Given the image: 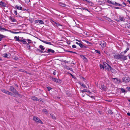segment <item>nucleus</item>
<instances>
[{"label": "nucleus", "mask_w": 130, "mask_h": 130, "mask_svg": "<svg viewBox=\"0 0 130 130\" xmlns=\"http://www.w3.org/2000/svg\"><path fill=\"white\" fill-rule=\"evenodd\" d=\"M81 8L82 9V11L83 10H85L87 11H88L89 12H90V11L87 8H86V7H82V8Z\"/></svg>", "instance_id": "obj_30"}, {"label": "nucleus", "mask_w": 130, "mask_h": 130, "mask_svg": "<svg viewBox=\"0 0 130 130\" xmlns=\"http://www.w3.org/2000/svg\"><path fill=\"white\" fill-rule=\"evenodd\" d=\"M52 79L56 83H59V80L58 79L52 77Z\"/></svg>", "instance_id": "obj_18"}, {"label": "nucleus", "mask_w": 130, "mask_h": 130, "mask_svg": "<svg viewBox=\"0 0 130 130\" xmlns=\"http://www.w3.org/2000/svg\"><path fill=\"white\" fill-rule=\"evenodd\" d=\"M39 47L41 51H43V50L45 49V48H44L43 46L41 45H40Z\"/></svg>", "instance_id": "obj_23"}, {"label": "nucleus", "mask_w": 130, "mask_h": 130, "mask_svg": "<svg viewBox=\"0 0 130 130\" xmlns=\"http://www.w3.org/2000/svg\"><path fill=\"white\" fill-rule=\"evenodd\" d=\"M100 45H101L102 47H105L106 46V44L105 42L103 40H101L100 42Z\"/></svg>", "instance_id": "obj_9"}, {"label": "nucleus", "mask_w": 130, "mask_h": 130, "mask_svg": "<svg viewBox=\"0 0 130 130\" xmlns=\"http://www.w3.org/2000/svg\"><path fill=\"white\" fill-rule=\"evenodd\" d=\"M33 120L36 123H40L41 124H43V123L41 120L38 117L34 116L33 118Z\"/></svg>", "instance_id": "obj_1"}, {"label": "nucleus", "mask_w": 130, "mask_h": 130, "mask_svg": "<svg viewBox=\"0 0 130 130\" xmlns=\"http://www.w3.org/2000/svg\"><path fill=\"white\" fill-rule=\"evenodd\" d=\"M38 101H40V102H43V101L42 100V99L41 98H40L39 99H38Z\"/></svg>", "instance_id": "obj_64"}, {"label": "nucleus", "mask_w": 130, "mask_h": 130, "mask_svg": "<svg viewBox=\"0 0 130 130\" xmlns=\"http://www.w3.org/2000/svg\"><path fill=\"white\" fill-rule=\"evenodd\" d=\"M129 48H126V49L124 51V53H126L129 50Z\"/></svg>", "instance_id": "obj_47"}, {"label": "nucleus", "mask_w": 130, "mask_h": 130, "mask_svg": "<svg viewBox=\"0 0 130 130\" xmlns=\"http://www.w3.org/2000/svg\"><path fill=\"white\" fill-rule=\"evenodd\" d=\"M80 84L83 88H86L87 87L85 84H83L82 83H80Z\"/></svg>", "instance_id": "obj_36"}, {"label": "nucleus", "mask_w": 130, "mask_h": 130, "mask_svg": "<svg viewBox=\"0 0 130 130\" xmlns=\"http://www.w3.org/2000/svg\"><path fill=\"white\" fill-rule=\"evenodd\" d=\"M105 64H104V65L100 64V68L102 69H104V68H105V66H104Z\"/></svg>", "instance_id": "obj_25"}, {"label": "nucleus", "mask_w": 130, "mask_h": 130, "mask_svg": "<svg viewBox=\"0 0 130 130\" xmlns=\"http://www.w3.org/2000/svg\"><path fill=\"white\" fill-rule=\"evenodd\" d=\"M51 116L53 119H56L55 116L51 114Z\"/></svg>", "instance_id": "obj_39"}, {"label": "nucleus", "mask_w": 130, "mask_h": 130, "mask_svg": "<svg viewBox=\"0 0 130 130\" xmlns=\"http://www.w3.org/2000/svg\"><path fill=\"white\" fill-rule=\"evenodd\" d=\"M1 90L3 92L7 94L10 93H9V91H8L4 89H1Z\"/></svg>", "instance_id": "obj_12"}, {"label": "nucleus", "mask_w": 130, "mask_h": 130, "mask_svg": "<svg viewBox=\"0 0 130 130\" xmlns=\"http://www.w3.org/2000/svg\"><path fill=\"white\" fill-rule=\"evenodd\" d=\"M53 21L56 24V25L57 26H62L61 25L59 24L58 23L55 22L54 21Z\"/></svg>", "instance_id": "obj_38"}, {"label": "nucleus", "mask_w": 130, "mask_h": 130, "mask_svg": "<svg viewBox=\"0 0 130 130\" xmlns=\"http://www.w3.org/2000/svg\"><path fill=\"white\" fill-rule=\"evenodd\" d=\"M121 90L122 92H126V90L123 88H121Z\"/></svg>", "instance_id": "obj_42"}, {"label": "nucleus", "mask_w": 130, "mask_h": 130, "mask_svg": "<svg viewBox=\"0 0 130 130\" xmlns=\"http://www.w3.org/2000/svg\"><path fill=\"white\" fill-rule=\"evenodd\" d=\"M56 73V70H54V71L53 72V74L55 75Z\"/></svg>", "instance_id": "obj_55"}, {"label": "nucleus", "mask_w": 130, "mask_h": 130, "mask_svg": "<svg viewBox=\"0 0 130 130\" xmlns=\"http://www.w3.org/2000/svg\"><path fill=\"white\" fill-rule=\"evenodd\" d=\"M42 111L44 112L45 114H47L48 113L47 110L45 109H43Z\"/></svg>", "instance_id": "obj_35"}, {"label": "nucleus", "mask_w": 130, "mask_h": 130, "mask_svg": "<svg viewBox=\"0 0 130 130\" xmlns=\"http://www.w3.org/2000/svg\"><path fill=\"white\" fill-rule=\"evenodd\" d=\"M76 44H77L78 45H79L80 47H82V44L81 43H78L77 42H76Z\"/></svg>", "instance_id": "obj_34"}, {"label": "nucleus", "mask_w": 130, "mask_h": 130, "mask_svg": "<svg viewBox=\"0 0 130 130\" xmlns=\"http://www.w3.org/2000/svg\"><path fill=\"white\" fill-rule=\"evenodd\" d=\"M127 56H124L121 54H119L118 59L121 61L122 60H125L127 59Z\"/></svg>", "instance_id": "obj_2"}, {"label": "nucleus", "mask_w": 130, "mask_h": 130, "mask_svg": "<svg viewBox=\"0 0 130 130\" xmlns=\"http://www.w3.org/2000/svg\"><path fill=\"white\" fill-rule=\"evenodd\" d=\"M15 7L18 10L19 9L20 10H22V7H19L17 6H16Z\"/></svg>", "instance_id": "obj_33"}, {"label": "nucleus", "mask_w": 130, "mask_h": 130, "mask_svg": "<svg viewBox=\"0 0 130 130\" xmlns=\"http://www.w3.org/2000/svg\"><path fill=\"white\" fill-rule=\"evenodd\" d=\"M67 51L68 52H70L71 53H74L76 54H77V53L76 52H73V51Z\"/></svg>", "instance_id": "obj_53"}, {"label": "nucleus", "mask_w": 130, "mask_h": 130, "mask_svg": "<svg viewBox=\"0 0 130 130\" xmlns=\"http://www.w3.org/2000/svg\"><path fill=\"white\" fill-rule=\"evenodd\" d=\"M10 19L11 20V21L13 22H16V20L15 19H14L13 18H12L11 17L10 18Z\"/></svg>", "instance_id": "obj_32"}, {"label": "nucleus", "mask_w": 130, "mask_h": 130, "mask_svg": "<svg viewBox=\"0 0 130 130\" xmlns=\"http://www.w3.org/2000/svg\"><path fill=\"white\" fill-rule=\"evenodd\" d=\"M19 41H21L22 42V43L25 44H27V43L26 42V40L25 39H22L21 40H19Z\"/></svg>", "instance_id": "obj_15"}, {"label": "nucleus", "mask_w": 130, "mask_h": 130, "mask_svg": "<svg viewBox=\"0 0 130 130\" xmlns=\"http://www.w3.org/2000/svg\"><path fill=\"white\" fill-rule=\"evenodd\" d=\"M119 54L114 55V57L115 58L118 59Z\"/></svg>", "instance_id": "obj_29"}, {"label": "nucleus", "mask_w": 130, "mask_h": 130, "mask_svg": "<svg viewBox=\"0 0 130 130\" xmlns=\"http://www.w3.org/2000/svg\"><path fill=\"white\" fill-rule=\"evenodd\" d=\"M127 27L128 28L130 27V23L127 24Z\"/></svg>", "instance_id": "obj_48"}, {"label": "nucleus", "mask_w": 130, "mask_h": 130, "mask_svg": "<svg viewBox=\"0 0 130 130\" xmlns=\"http://www.w3.org/2000/svg\"><path fill=\"white\" fill-rule=\"evenodd\" d=\"M37 50L38 51H39L41 53H45L46 52V51H41L39 49H38Z\"/></svg>", "instance_id": "obj_37"}, {"label": "nucleus", "mask_w": 130, "mask_h": 130, "mask_svg": "<svg viewBox=\"0 0 130 130\" xmlns=\"http://www.w3.org/2000/svg\"><path fill=\"white\" fill-rule=\"evenodd\" d=\"M14 38L16 39L17 41H19V37H17V36H15L14 37Z\"/></svg>", "instance_id": "obj_45"}, {"label": "nucleus", "mask_w": 130, "mask_h": 130, "mask_svg": "<svg viewBox=\"0 0 130 130\" xmlns=\"http://www.w3.org/2000/svg\"><path fill=\"white\" fill-rule=\"evenodd\" d=\"M86 47L85 46L83 45V44H82V47H81V48H86Z\"/></svg>", "instance_id": "obj_63"}, {"label": "nucleus", "mask_w": 130, "mask_h": 130, "mask_svg": "<svg viewBox=\"0 0 130 130\" xmlns=\"http://www.w3.org/2000/svg\"><path fill=\"white\" fill-rule=\"evenodd\" d=\"M119 19V21H124L125 20L124 17H120Z\"/></svg>", "instance_id": "obj_24"}, {"label": "nucleus", "mask_w": 130, "mask_h": 130, "mask_svg": "<svg viewBox=\"0 0 130 130\" xmlns=\"http://www.w3.org/2000/svg\"><path fill=\"white\" fill-rule=\"evenodd\" d=\"M19 71L20 72H24V70H22L21 69H20L19 70Z\"/></svg>", "instance_id": "obj_49"}, {"label": "nucleus", "mask_w": 130, "mask_h": 130, "mask_svg": "<svg viewBox=\"0 0 130 130\" xmlns=\"http://www.w3.org/2000/svg\"><path fill=\"white\" fill-rule=\"evenodd\" d=\"M114 5H115L116 6H122L121 5L119 4L118 3L116 2H114Z\"/></svg>", "instance_id": "obj_21"}, {"label": "nucleus", "mask_w": 130, "mask_h": 130, "mask_svg": "<svg viewBox=\"0 0 130 130\" xmlns=\"http://www.w3.org/2000/svg\"><path fill=\"white\" fill-rule=\"evenodd\" d=\"M83 60L84 61H85V62H87L88 61V60L86 58V57L85 58H84V59Z\"/></svg>", "instance_id": "obj_54"}, {"label": "nucleus", "mask_w": 130, "mask_h": 130, "mask_svg": "<svg viewBox=\"0 0 130 130\" xmlns=\"http://www.w3.org/2000/svg\"><path fill=\"white\" fill-rule=\"evenodd\" d=\"M9 90L10 91L14 93V94L17 92V91L12 86H11L10 87Z\"/></svg>", "instance_id": "obj_6"}, {"label": "nucleus", "mask_w": 130, "mask_h": 130, "mask_svg": "<svg viewBox=\"0 0 130 130\" xmlns=\"http://www.w3.org/2000/svg\"><path fill=\"white\" fill-rule=\"evenodd\" d=\"M47 88L48 91H50L52 89L51 88L49 87H48Z\"/></svg>", "instance_id": "obj_57"}, {"label": "nucleus", "mask_w": 130, "mask_h": 130, "mask_svg": "<svg viewBox=\"0 0 130 130\" xmlns=\"http://www.w3.org/2000/svg\"><path fill=\"white\" fill-rule=\"evenodd\" d=\"M27 40L28 41V43H32V41L29 39H27Z\"/></svg>", "instance_id": "obj_43"}, {"label": "nucleus", "mask_w": 130, "mask_h": 130, "mask_svg": "<svg viewBox=\"0 0 130 130\" xmlns=\"http://www.w3.org/2000/svg\"><path fill=\"white\" fill-rule=\"evenodd\" d=\"M5 36L3 35L0 34V38H1V39H2L3 38L5 37Z\"/></svg>", "instance_id": "obj_46"}, {"label": "nucleus", "mask_w": 130, "mask_h": 130, "mask_svg": "<svg viewBox=\"0 0 130 130\" xmlns=\"http://www.w3.org/2000/svg\"><path fill=\"white\" fill-rule=\"evenodd\" d=\"M13 59L15 60H17L18 59V58L17 57H16L14 56V58H13Z\"/></svg>", "instance_id": "obj_58"}, {"label": "nucleus", "mask_w": 130, "mask_h": 130, "mask_svg": "<svg viewBox=\"0 0 130 130\" xmlns=\"http://www.w3.org/2000/svg\"><path fill=\"white\" fill-rule=\"evenodd\" d=\"M9 93H10L9 94H8L9 95L12 96L14 97H16V96H15V94H14L13 93H12L11 92H9Z\"/></svg>", "instance_id": "obj_28"}, {"label": "nucleus", "mask_w": 130, "mask_h": 130, "mask_svg": "<svg viewBox=\"0 0 130 130\" xmlns=\"http://www.w3.org/2000/svg\"><path fill=\"white\" fill-rule=\"evenodd\" d=\"M106 2L109 4H111L112 5L114 4V2H112L111 1H110V0H107Z\"/></svg>", "instance_id": "obj_22"}, {"label": "nucleus", "mask_w": 130, "mask_h": 130, "mask_svg": "<svg viewBox=\"0 0 130 130\" xmlns=\"http://www.w3.org/2000/svg\"><path fill=\"white\" fill-rule=\"evenodd\" d=\"M85 1L88 3H89L90 4V3H91V4H92V3L91 2L90 0H86Z\"/></svg>", "instance_id": "obj_40"}, {"label": "nucleus", "mask_w": 130, "mask_h": 130, "mask_svg": "<svg viewBox=\"0 0 130 130\" xmlns=\"http://www.w3.org/2000/svg\"><path fill=\"white\" fill-rule=\"evenodd\" d=\"M6 3H5L2 1L0 2V5L1 7H6Z\"/></svg>", "instance_id": "obj_10"}, {"label": "nucleus", "mask_w": 130, "mask_h": 130, "mask_svg": "<svg viewBox=\"0 0 130 130\" xmlns=\"http://www.w3.org/2000/svg\"><path fill=\"white\" fill-rule=\"evenodd\" d=\"M41 41L42 42L44 43H45L46 44H50V45H51V42L45 41L43 40H42Z\"/></svg>", "instance_id": "obj_26"}, {"label": "nucleus", "mask_w": 130, "mask_h": 130, "mask_svg": "<svg viewBox=\"0 0 130 130\" xmlns=\"http://www.w3.org/2000/svg\"><path fill=\"white\" fill-rule=\"evenodd\" d=\"M25 2L26 3H28L30 2V0H25Z\"/></svg>", "instance_id": "obj_50"}, {"label": "nucleus", "mask_w": 130, "mask_h": 130, "mask_svg": "<svg viewBox=\"0 0 130 130\" xmlns=\"http://www.w3.org/2000/svg\"><path fill=\"white\" fill-rule=\"evenodd\" d=\"M66 69H68V70H70L71 69V68H69V67L68 66H67L66 68Z\"/></svg>", "instance_id": "obj_61"}, {"label": "nucleus", "mask_w": 130, "mask_h": 130, "mask_svg": "<svg viewBox=\"0 0 130 130\" xmlns=\"http://www.w3.org/2000/svg\"><path fill=\"white\" fill-rule=\"evenodd\" d=\"M35 23H38L39 24H43L44 22L41 20H37L35 21Z\"/></svg>", "instance_id": "obj_8"}, {"label": "nucleus", "mask_w": 130, "mask_h": 130, "mask_svg": "<svg viewBox=\"0 0 130 130\" xmlns=\"http://www.w3.org/2000/svg\"><path fill=\"white\" fill-rule=\"evenodd\" d=\"M14 13L16 15H17V11L16 10H14Z\"/></svg>", "instance_id": "obj_51"}, {"label": "nucleus", "mask_w": 130, "mask_h": 130, "mask_svg": "<svg viewBox=\"0 0 130 130\" xmlns=\"http://www.w3.org/2000/svg\"><path fill=\"white\" fill-rule=\"evenodd\" d=\"M88 95V96H90V98H92L94 99V97H95L94 96H90L89 95Z\"/></svg>", "instance_id": "obj_60"}, {"label": "nucleus", "mask_w": 130, "mask_h": 130, "mask_svg": "<svg viewBox=\"0 0 130 130\" xmlns=\"http://www.w3.org/2000/svg\"><path fill=\"white\" fill-rule=\"evenodd\" d=\"M88 90H87L86 89H84V90H83L82 91V93H84L86 92H87Z\"/></svg>", "instance_id": "obj_41"}, {"label": "nucleus", "mask_w": 130, "mask_h": 130, "mask_svg": "<svg viewBox=\"0 0 130 130\" xmlns=\"http://www.w3.org/2000/svg\"><path fill=\"white\" fill-rule=\"evenodd\" d=\"M26 44L27 47V48L29 50V51H31V49L30 48V46L29 45L28 43L27 44Z\"/></svg>", "instance_id": "obj_31"}, {"label": "nucleus", "mask_w": 130, "mask_h": 130, "mask_svg": "<svg viewBox=\"0 0 130 130\" xmlns=\"http://www.w3.org/2000/svg\"><path fill=\"white\" fill-rule=\"evenodd\" d=\"M72 47L73 48H76V46L75 45H72Z\"/></svg>", "instance_id": "obj_62"}, {"label": "nucleus", "mask_w": 130, "mask_h": 130, "mask_svg": "<svg viewBox=\"0 0 130 130\" xmlns=\"http://www.w3.org/2000/svg\"><path fill=\"white\" fill-rule=\"evenodd\" d=\"M2 30H3L4 31H7L8 30L5 28L3 27L2 26H0V31H2Z\"/></svg>", "instance_id": "obj_19"}, {"label": "nucleus", "mask_w": 130, "mask_h": 130, "mask_svg": "<svg viewBox=\"0 0 130 130\" xmlns=\"http://www.w3.org/2000/svg\"><path fill=\"white\" fill-rule=\"evenodd\" d=\"M105 63L107 64V66H109L110 69V71L111 72L113 73H116V71L114 69L112 68L110 65H109L107 63Z\"/></svg>", "instance_id": "obj_5"}, {"label": "nucleus", "mask_w": 130, "mask_h": 130, "mask_svg": "<svg viewBox=\"0 0 130 130\" xmlns=\"http://www.w3.org/2000/svg\"><path fill=\"white\" fill-rule=\"evenodd\" d=\"M107 20L109 22H111V20L109 18H107Z\"/></svg>", "instance_id": "obj_59"}, {"label": "nucleus", "mask_w": 130, "mask_h": 130, "mask_svg": "<svg viewBox=\"0 0 130 130\" xmlns=\"http://www.w3.org/2000/svg\"><path fill=\"white\" fill-rule=\"evenodd\" d=\"M80 57L82 59H84V58H85V57L83 55H80Z\"/></svg>", "instance_id": "obj_52"}, {"label": "nucleus", "mask_w": 130, "mask_h": 130, "mask_svg": "<svg viewBox=\"0 0 130 130\" xmlns=\"http://www.w3.org/2000/svg\"><path fill=\"white\" fill-rule=\"evenodd\" d=\"M31 99L32 100L35 101H36L38 100V98L34 96H32Z\"/></svg>", "instance_id": "obj_14"}, {"label": "nucleus", "mask_w": 130, "mask_h": 130, "mask_svg": "<svg viewBox=\"0 0 130 130\" xmlns=\"http://www.w3.org/2000/svg\"><path fill=\"white\" fill-rule=\"evenodd\" d=\"M112 81L115 83L117 84H119L121 83V80L117 78H112Z\"/></svg>", "instance_id": "obj_3"}, {"label": "nucleus", "mask_w": 130, "mask_h": 130, "mask_svg": "<svg viewBox=\"0 0 130 130\" xmlns=\"http://www.w3.org/2000/svg\"><path fill=\"white\" fill-rule=\"evenodd\" d=\"M122 79L123 82L127 83L128 82L130 81V78L128 77L125 76L123 77Z\"/></svg>", "instance_id": "obj_4"}, {"label": "nucleus", "mask_w": 130, "mask_h": 130, "mask_svg": "<svg viewBox=\"0 0 130 130\" xmlns=\"http://www.w3.org/2000/svg\"><path fill=\"white\" fill-rule=\"evenodd\" d=\"M3 55L4 56H3L5 58H8L9 57V55L7 53L4 54H3Z\"/></svg>", "instance_id": "obj_27"}, {"label": "nucleus", "mask_w": 130, "mask_h": 130, "mask_svg": "<svg viewBox=\"0 0 130 130\" xmlns=\"http://www.w3.org/2000/svg\"><path fill=\"white\" fill-rule=\"evenodd\" d=\"M75 11L77 13L80 15H82V13L83 12L82 9L79 8L76 9L75 10Z\"/></svg>", "instance_id": "obj_7"}, {"label": "nucleus", "mask_w": 130, "mask_h": 130, "mask_svg": "<svg viewBox=\"0 0 130 130\" xmlns=\"http://www.w3.org/2000/svg\"><path fill=\"white\" fill-rule=\"evenodd\" d=\"M104 66H105L104 68L105 69L108 71H110V69L109 66H106L105 64H104Z\"/></svg>", "instance_id": "obj_16"}, {"label": "nucleus", "mask_w": 130, "mask_h": 130, "mask_svg": "<svg viewBox=\"0 0 130 130\" xmlns=\"http://www.w3.org/2000/svg\"><path fill=\"white\" fill-rule=\"evenodd\" d=\"M128 91H130V87H127L126 88Z\"/></svg>", "instance_id": "obj_56"}, {"label": "nucleus", "mask_w": 130, "mask_h": 130, "mask_svg": "<svg viewBox=\"0 0 130 130\" xmlns=\"http://www.w3.org/2000/svg\"><path fill=\"white\" fill-rule=\"evenodd\" d=\"M106 87L104 85H101L100 89L102 90L106 91Z\"/></svg>", "instance_id": "obj_11"}, {"label": "nucleus", "mask_w": 130, "mask_h": 130, "mask_svg": "<svg viewBox=\"0 0 130 130\" xmlns=\"http://www.w3.org/2000/svg\"><path fill=\"white\" fill-rule=\"evenodd\" d=\"M95 52L96 53H97L99 54L101 53L100 51L98 50H95Z\"/></svg>", "instance_id": "obj_44"}, {"label": "nucleus", "mask_w": 130, "mask_h": 130, "mask_svg": "<svg viewBox=\"0 0 130 130\" xmlns=\"http://www.w3.org/2000/svg\"><path fill=\"white\" fill-rule=\"evenodd\" d=\"M15 94V95L16 96V97H17V95H18L19 97L20 98H21L22 97L21 95V94H19L18 93V91H17V92H16Z\"/></svg>", "instance_id": "obj_20"}, {"label": "nucleus", "mask_w": 130, "mask_h": 130, "mask_svg": "<svg viewBox=\"0 0 130 130\" xmlns=\"http://www.w3.org/2000/svg\"><path fill=\"white\" fill-rule=\"evenodd\" d=\"M47 52L48 53L51 54V53H54L55 51L53 50L48 48L47 50V52Z\"/></svg>", "instance_id": "obj_13"}, {"label": "nucleus", "mask_w": 130, "mask_h": 130, "mask_svg": "<svg viewBox=\"0 0 130 130\" xmlns=\"http://www.w3.org/2000/svg\"><path fill=\"white\" fill-rule=\"evenodd\" d=\"M59 4L60 6L63 7H65L66 6V5L65 4L62 2H59Z\"/></svg>", "instance_id": "obj_17"}]
</instances>
